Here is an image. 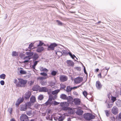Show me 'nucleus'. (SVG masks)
I'll list each match as a JSON object with an SVG mask.
<instances>
[{
  "mask_svg": "<svg viewBox=\"0 0 121 121\" xmlns=\"http://www.w3.org/2000/svg\"><path fill=\"white\" fill-rule=\"evenodd\" d=\"M47 45L48 48H47V50L48 51H53L55 53H57V52L61 53H71L69 50L68 52L65 50H62L60 48H57L58 44L56 43H51L49 45L48 44Z\"/></svg>",
  "mask_w": 121,
  "mask_h": 121,
  "instance_id": "f257e3e1",
  "label": "nucleus"
},
{
  "mask_svg": "<svg viewBox=\"0 0 121 121\" xmlns=\"http://www.w3.org/2000/svg\"><path fill=\"white\" fill-rule=\"evenodd\" d=\"M19 81V84H17V86L18 87H23L25 86L27 83V81L26 80H24L22 79L18 78Z\"/></svg>",
  "mask_w": 121,
  "mask_h": 121,
  "instance_id": "f03ea898",
  "label": "nucleus"
},
{
  "mask_svg": "<svg viewBox=\"0 0 121 121\" xmlns=\"http://www.w3.org/2000/svg\"><path fill=\"white\" fill-rule=\"evenodd\" d=\"M34 43H31L29 45V47L28 48L29 50H28L27 48H26V51L28 50L29 51L28 52H26L25 53H35L33 51V50H32V48L34 46Z\"/></svg>",
  "mask_w": 121,
  "mask_h": 121,
  "instance_id": "7ed1b4c3",
  "label": "nucleus"
},
{
  "mask_svg": "<svg viewBox=\"0 0 121 121\" xmlns=\"http://www.w3.org/2000/svg\"><path fill=\"white\" fill-rule=\"evenodd\" d=\"M84 117L87 120H90L94 118L95 116L91 113H87L84 115Z\"/></svg>",
  "mask_w": 121,
  "mask_h": 121,
  "instance_id": "20e7f679",
  "label": "nucleus"
},
{
  "mask_svg": "<svg viewBox=\"0 0 121 121\" xmlns=\"http://www.w3.org/2000/svg\"><path fill=\"white\" fill-rule=\"evenodd\" d=\"M57 97V96L56 95H55V97L54 98L53 97L52 95H49V99L45 103V104L46 105L50 104L51 103V101L52 99H55Z\"/></svg>",
  "mask_w": 121,
  "mask_h": 121,
  "instance_id": "39448f33",
  "label": "nucleus"
},
{
  "mask_svg": "<svg viewBox=\"0 0 121 121\" xmlns=\"http://www.w3.org/2000/svg\"><path fill=\"white\" fill-rule=\"evenodd\" d=\"M31 94V92L28 91L25 93L23 95V97L25 99H28Z\"/></svg>",
  "mask_w": 121,
  "mask_h": 121,
  "instance_id": "423d86ee",
  "label": "nucleus"
},
{
  "mask_svg": "<svg viewBox=\"0 0 121 121\" xmlns=\"http://www.w3.org/2000/svg\"><path fill=\"white\" fill-rule=\"evenodd\" d=\"M21 121H28V117L25 114H22L20 117Z\"/></svg>",
  "mask_w": 121,
  "mask_h": 121,
  "instance_id": "0eeeda50",
  "label": "nucleus"
},
{
  "mask_svg": "<svg viewBox=\"0 0 121 121\" xmlns=\"http://www.w3.org/2000/svg\"><path fill=\"white\" fill-rule=\"evenodd\" d=\"M83 80V78L82 77H78L74 79V83L76 84H79L82 82Z\"/></svg>",
  "mask_w": 121,
  "mask_h": 121,
  "instance_id": "6e6552de",
  "label": "nucleus"
},
{
  "mask_svg": "<svg viewBox=\"0 0 121 121\" xmlns=\"http://www.w3.org/2000/svg\"><path fill=\"white\" fill-rule=\"evenodd\" d=\"M111 112L114 115H117L118 112V109L117 107L114 106L112 108Z\"/></svg>",
  "mask_w": 121,
  "mask_h": 121,
  "instance_id": "1a4fd4ad",
  "label": "nucleus"
},
{
  "mask_svg": "<svg viewBox=\"0 0 121 121\" xmlns=\"http://www.w3.org/2000/svg\"><path fill=\"white\" fill-rule=\"evenodd\" d=\"M34 53H27V55H29L31 57V58H33V59L34 60H36L39 57V56L37 53H34Z\"/></svg>",
  "mask_w": 121,
  "mask_h": 121,
  "instance_id": "9d476101",
  "label": "nucleus"
},
{
  "mask_svg": "<svg viewBox=\"0 0 121 121\" xmlns=\"http://www.w3.org/2000/svg\"><path fill=\"white\" fill-rule=\"evenodd\" d=\"M68 79L67 77L64 75H61L60 77V81L64 82L66 81Z\"/></svg>",
  "mask_w": 121,
  "mask_h": 121,
  "instance_id": "9b49d317",
  "label": "nucleus"
},
{
  "mask_svg": "<svg viewBox=\"0 0 121 121\" xmlns=\"http://www.w3.org/2000/svg\"><path fill=\"white\" fill-rule=\"evenodd\" d=\"M24 99L23 97L19 98L17 99V101L16 102V105L18 106L20 104L23 102Z\"/></svg>",
  "mask_w": 121,
  "mask_h": 121,
  "instance_id": "f8f14e48",
  "label": "nucleus"
},
{
  "mask_svg": "<svg viewBox=\"0 0 121 121\" xmlns=\"http://www.w3.org/2000/svg\"><path fill=\"white\" fill-rule=\"evenodd\" d=\"M74 103L76 105H79L80 104V100L78 98L74 99L73 101Z\"/></svg>",
  "mask_w": 121,
  "mask_h": 121,
  "instance_id": "ddd939ff",
  "label": "nucleus"
},
{
  "mask_svg": "<svg viewBox=\"0 0 121 121\" xmlns=\"http://www.w3.org/2000/svg\"><path fill=\"white\" fill-rule=\"evenodd\" d=\"M33 104V103L30 101L26 103L25 104L27 108L32 109V108H31V107Z\"/></svg>",
  "mask_w": 121,
  "mask_h": 121,
  "instance_id": "4468645a",
  "label": "nucleus"
},
{
  "mask_svg": "<svg viewBox=\"0 0 121 121\" xmlns=\"http://www.w3.org/2000/svg\"><path fill=\"white\" fill-rule=\"evenodd\" d=\"M96 86L97 88L98 89H100L102 86L100 82L99 81H96Z\"/></svg>",
  "mask_w": 121,
  "mask_h": 121,
  "instance_id": "2eb2a0df",
  "label": "nucleus"
},
{
  "mask_svg": "<svg viewBox=\"0 0 121 121\" xmlns=\"http://www.w3.org/2000/svg\"><path fill=\"white\" fill-rule=\"evenodd\" d=\"M68 65L69 66H73L74 64V63L70 60H68L66 61Z\"/></svg>",
  "mask_w": 121,
  "mask_h": 121,
  "instance_id": "dca6fc26",
  "label": "nucleus"
},
{
  "mask_svg": "<svg viewBox=\"0 0 121 121\" xmlns=\"http://www.w3.org/2000/svg\"><path fill=\"white\" fill-rule=\"evenodd\" d=\"M27 109V107L25 105H21L20 109L21 111H25Z\"/></svg>",
  "mask_w": 121,
  "mask_h": 121,
  "instance_id": "f3484780",
  "label": "nucleus"
},
{
  "mask_svg": "<svg viewBox=\"0 0 121 121\" xmlns=\"http://www.w3.org/2000/svg\"><path fill=\"white\" fill-rule=\"evenodd\" d=\"M44 50V48L43 47H38L36 49V51L37 52L40 53L43 51Z\"/></svg>",
  "mask_w": 121,
  "mask_h": 121,
  "instance_id": "a211bd4d",
  "label": "nucleus"
},
{
  "mask_svg": "<svg viewBox=\"0 0 121 121\" xmlns=\"http://www.w3.org/2000/svg\"><path fill=\"white\" fill-rule=\"evenodd\" d=\"M61 106L63 107L66 108L69 105V104L66 102H63L60 104Z\"/></svg>",
  "mask_w": 121,
  "mask_h": 121,
  "instance_id": "6ab92c4d",
  "label": "nucleus"
},
{
  "mask_svg": "<svg viewBox=\"0 0 121 121\" xmlns=\"http://www.w3.org/2000/svg\"><path fill=\"white\" fill-rule=\"evenodd\" d=\"M116 105L118 107H121V100L119 99L118 100L115 102Z\"/></svg>",
  "mask_w": 121,
  "mask_h": 121,
  "instance_id": "aec40b11",
  "label": "nucleus"
},
{
  "mask_svg": "<svg viewBox=\"0 0 121 121\" xmlns=\"http://www.w3.org/2000/svg\"><path fill=\"white\" fill-rule=\"evenodd\" d=\"M48 91L47 88L45 87H42L40 88L39 91L41 92H46Z\"/></svg>",
  "mask_w": 121,
  "mask_h": 121,
  "instance_id": "412c9836",
  "label": "nucleus"
},
{
  "mask_svg": "<svg viewBox=\"0 0 121 121\" xmlns=\"http://www.w3.org/2000/svg\"><path fill=\"white\" fill-rule=\"evenodd\" d=\"M36 101V98L35 97L33 96H32L30 98V102L34 104Z\"/></svg>",
  "mask_w": 121,
  "mask_h": 121,
  "instance_id": "4be33fe9",
  "label": "nucleus"
},
{
  "mask_svg": "<svg viewBox=\"0 0 121 121\" xmlns=\"http://www.w3.org/2000/svg\"><path fill=\"white\" fill-rule=\"evenodd\" d=\"M31 57H31L30 56H29V55H28V56H26L24 58V60H26V59L27 58L28 59V60H25L23 62V63H26L28 62L29 61V60L31 58Z\"/></svg>",
  "mask_w": 121,
  "mask_h": 121,
  "instance_id": "5701e85b",
  "label": "nucleus"
},
{
  "mask_svg": "<svg viewBox=\"0 0 121 121\" xmlns=\"http://www.w3.org/2000/svg\"><path fill=\"white\" fill-rule=\"evenodd\" d=\"M40 70L41 71L45 72L46 73H47L48 70L46 68H44L43 67H40L39 68Z\"/></svg>",
  "mask_w": 121,
  "mask_h": 121,
  "instance_id": "b1692460",
  "label": "nucleus"
},
{
  "mask_svg": "<svg viewBox=\"0 0 121 121\" xmlns=\"http://www.w3.org/2000/svg\"><path fill=\"white\" fill-rule=\"evenodd\" d=\"M47 44H46V46H47V45H47ZM43 45L44 46H45V44H44V43L43 42L41 41H39V43L37 45V46L38 47H41V46H42V45ZM48 48V47H47V48Z\"/></svg>",
  "mask_w": 121,
  "mask_h": 121,
  "instance_id": "393cba45",
  "label": "nucleus"
},
{
  "mask_svg": "<svg viewBox=\"0 0 121 121\" xmlns=\"http://www.w3.org/2000/svg\"><path fill=\"white\" fill-rule=\"evenodd\" d=\"M83 113V111L80 109L78 110L76 112V113L77 114L80 115H82Z\"/></svg>",
  "mask_w": 121,
  "mask_h": 121,
  "instance_id": "a878e982",
  "label": "nucleus"
},
{
  "mask_svg": "<svg viewBox=\"0 0 121 121\" xmlns=\"http://www.w3.org/2000/svg\"><path fill=\"white\" fill-rule=\"evenodd\" d=\"M60 91V90L59 89L53 91L52 92V94L53 95H57Z\"/></svg>",
  "mask_w": 121,
  "mask_h": 121,
  "instance_id": "bb28decb",
  "label": "nucleus"
},
{
  "mask_svg": "<svg viewBox=\"0 0 121 121\" xmlns=\"http://www.w3.org/2000/svg\"><path fill=\"white\" fill-rule=\"evenodd\" d=\"M67 96L63 94H61L60 95V98L62 99H66Z\"/></svg>",
  "mask_w": 121,
  "mask_h": 121,
  "instance_id": "cd10ccee",
  "label": "nucleus"
},
{
  "mask_svg": "<svg viewBox=\"0 0 121 121\" xmlns=\"http://www.w3.org/2000/svg\"><path fill=\"white\" fill-rule=\"evenodd\" d=\"M66 99L67 100L68 102H70V101H72L73 100V98L70 96H68L67 97Z\"/></svg>",
  "mask_w": 121,
  "mask_h": 121,
  "instance_id": "c85d7f7f",
  "label": "nucleus"
},
{
  "mask_svg": "<svg viewBox=\"0 0 121 121\" xmlns=\"http://www.w3.org/2000/svg\"><path fill=\"white\" fill-rule=\"evenodd\" d=\"M56 81H51L49 83V85L50 86H52L55 85L56 83Z\"/></svg>",
  "mask_w": 121,
  "mask_h": 121,
  "instance_id": "c756f323",
  "label": "nucleus"
},
{
  "mask_svg": "<svg viewBox=\"0 0 121 121\" xmlns=\"http://www.w3.org/2000/svg\"><path fill=\"white\" fill-rule=\"evenodd\" d=\"M24 51L23 49H20V51L18 52H16L15 51H13L12 52V53H24L25 52L23 51Z\"/></svg>",
  "mask_w": 121,
  "mask_h": 121,
  "instance_id": "7c9ffc66",
  "label": "nucleus"
},
{
  "mask_svg": "<svg viewBox=\"0 0 121 121\" xmlns=\"http://www.w3.org/2000/svg\"><path fill=\"white\" fill-rule=\"evenodd\" d=\"M72 89V87H71L69 86H68L67 87L66 91L67 92L71 91Z\"/></svg>",
  "mask_w": 121,
  "mask_h": 121,
  "instance_id": "2f4dec72",
  "label": "nucleus"
},
{
  "mask_svg": "<svg viewBox=\"0 0 121 121\" xmlns=\"http://www.w3.org/2000/svg\"><path fill=\"white\" fill-rule=\"evenodd\" d=\"M64 119V116L59 117L58 118V121H62Z\"/></svg>",
  "mask_w": 121,
  "mask_h": 121,
  "instance_id": "473e14b6",
  "label": "nucleus"
},
{
  "mask_svg": "<svg viewBox=\"0 0 121 121\" xmlns=\"http://www.w3.org/2000/svg\"><path fill=\"white\" fill-rule=\"evenodd\" d=\"M56 22L57 23L58 25L59 26H61L63 24L62 22H61L60 21L58 20H56Z\"/></svg>",
  "mask_w": 121,
  "mask_h": 121,
  "instance_id": "72a5a7b5",
  "label": "nucleus"
},
{
  "mask_svg": "<svg viewBox=\"0 0 121 121\" xmlns=\"http://www.w3.org/2000/svg\"><path fill=\"white\" fill-rule=\"evenodd\" d=\"M5 75L4 74H2L0 75V78L1 79H4L5 78Z\"/></svg>",
  "mask_w": 121,
  "mask_h": 121,
  "instance_id": "f704fd0d",
  "label": "nucleus"
},
{
  "mask_svg": "<svg viewBox=\"0 0 121 121\" xmlns=\"http://www.w3.org/2000/svg\"><path fill=\"white\" fill-rule=\"evenodd\" d=\"M38 87V86L37 85L35 86L32 88V90L34 91H36L37 90Z\"/></svg>",
  "mask_w": 121,
  "mask_h": 121,
  "instance_id": "c9c22d12",
  "label": "nucleus"
},
{
  "mask_svg": "<svg viewBox=\"0 0 121 121\" xmlns=\"http://www.w3.org/2000/svg\"><path fill=\"white\" fill-rule=\"evenodd\" d=\"M39 62L38 61H35L34 63V64L33 66V69H35V67L37 65V63Z\"/></svg>",
  "mask_w": 121,
  "mask_h": 121,
  "instance_id": "e433bc0d",
  "label": "nucleus"
},
{
  "mask_svg": "<svg viewBox=\"0 0 121 121\" xmlns=\"http://www.w3.org/2000/svg\"><path fill=\"white\" fill-rule=\"evenodd\" d=\"M116 100V97L112 96L111 98V100L112 101V103H113Z\"/></svg>",
  "mask_w": 121,
  "mask_h": 121,
  "instance_id": "4c0bfd02",
  "label": "nucleus"
},
{
  "mask_svg": "<svg viewBox=\"0 0 121 121\" xmlns=\"http://www.w3.org/2000/svg\"><path fill=\"white\" fill-rule=\"evenodd\" d=\"M20 73L22 74H26V71L22 70L20 71Z\"/></svg>",
  "mask_w": 121,
  "mask_h": 121,
  "instance_id": "58836bf2",
  "label": "nucleus"
},
{
  "mask_svg": "<svg viewBox=\"0 0 121 121\" xmlns=\"http://www.w3.org/2000/svg\"><path fill=\"white\" fill-rule=\"evenodd\" d=\"M43 98V96L42 95H39L38 97V99L40 100H42Z\"/></svg>",
  "mask_w": 121,
  "mask_h": 121,
  "instance_id": "ea45409f",
  "label": "nucleus"
},
{
  "mask_svg": "<svg viewBox=\"0 0 121 121\" xmlns=\"http://www.w3.org/2000/svg\"><path fill=\"white\" fill-rule=\"evenodd\" d=\"M41 75H42L44 77H47V74L46 73L44 72L41 73H40Z\"/></svg>",
  "mask_w": 121,
  "mask_h": 121,
  "instance_id": "a19ab883",
  "label": "nucleus"
},
{
  "mask_svg": "<svg viewBox=\"0 0 121 121\" xmlns=\"http://www.w3.org/2000/svg\"><path fill=\"white\" fill-rule=\"evenodd\" d=\"M57 73V72L55 71H53L51 73V74L54 76Z\"/></svg>",
  "mask_w": 121,
  "mask_h": 121,
  "instance_id": "79ce46f5",
  "label": "nucleus"
},
{
  "mask_svg": "<svg viewBox=\"0 0 121 121\" xmlns=\"http://www.w3.org/2000/svg\"><path fill=\"white\" fill-rule=\"evenodd\" d=\"M31 111H32L31 110L29 111H27L26 112L27 115H29V116L31 115L32 114Z\"/></svg>",
  "mask_w": 121,
  "mask_h": 121,
  "instance_id": "37998d69",
  "label": "nucleus"
},
{
  "mask_svg": "<svg viewBox=\"0 0 121 121\" xmlns=\"http://www.w3.org/2000/svg\"><path fill=\"white\" fill-rule=\"evenodd\" d=\"M41 84L43 85L44 86L46 85L47 82L46 81H42L41 83Z\"/></svg>",
  "mask_w": 121,
  "mask_h": 121,
  "instance_id": "c03bdc74",
  "label": "nucleus"
},
{
  "mask_svg": "<svg viewBox=\"0 0 121 121\" xmlns=\"http://www.w3.org/2000/svg\"><path fill=\"white\" fill-rule=\"evenodd\" d=\"M14 83H15L16 84V85L17 86V84H19V81L18 80V82H17V80L16 79H15L14 80Z\"/></svg>",
  "mask_w": 121,
  "mask_h": 121,
  "instance_id": "a18cd8bd",
  "label": "nucleus"
},
{
  "mask_svg": "<svg viewBox=\"0 0 121 121\" xmlns=\"http://www.w3.org/2000/svg\"><path fill=\"white\" fill-rule=\"evenodd\" d=\"M83 94L85 97H86L87 95V93L86 91H84L83 92Z\"/></svg>",
  "mask_w": 121,
  "mask_h": 121,
  "instance_id": "49530a36",
  "label": "nucleus"
},
{
  "mask_svg": "<svg viewBox=\"0 0 121 121\" xmlns=\"http://www.w3.org/2000/svg\"><path fill=\"white\" fill-rule=\"evenodd\" d=\"M113 104H110L109 103H108V106L107 107V108H109L111 107L113 105Z\"/></svg>",
  "mask_w": 121,
  "mask_h": 121,
  "instance_id": "de8ad7c7",
  "label": "nucleus"
},
{
  "mask_svg": "<svg viewBox=\"0 0 121 121\" xmlns=\"http://www.w3.org/2000/svg\"><path fill=\"white\" fill-rule=\"evenodd\" d=\"M69 54V55L71 57V58L73 59L74 58V57H76V56L74 55H72V53H68Z\"/></svg>",
  "mask_w": 121,
  "mask_h": 121,
  "instance_id": "09e8293b",
  "label": "nucleus"
},
{
  "mask_svg": "<svg viewBox=\"0 0 121 121\" xmlns=\"http://www.w3.org/2000/svg\"><path fill=\"white\" fill-rule=\"evenodd\" d=\"M12 108H8V111L10 114L12 113Z\"/></svg>",
  "mask_w": 121,
  "mask_h": 121,
  "instance_id": "8fccbe9b",
  "label": "nucleus"
},
{
  "mask_svg": "<svg viewBox=\"0 0 121 121\" xmlns=\"http://www.w3.org/2000/svg\"><path fill=\"white\" fill-rule=\"evenodd\" d=\"M39 106V105L38 104H35L34 105V107L36 108H38V107Z\"/></svg>",
  "mask_w": 121,
  "mask_h": 121,
  "instance_id": "3c124183",
  "label": "nucleus"
},
{
  "mask_svg": "<svg viewBox=\"0 0 121 121\" xmlns=\"http://www.w3.org/2000/svg\"><path fill=\"white\" fill-rule=\"evenodd\" d=\"M106 114L107 116H108L109 115V113H108V111L107 110L105 111Z\"/></svg>",
  "mask_w": 121,
  "mask_h": 121,
  "instance_id": "603ef678",
  "label": "nucleus"
},
{
  "mask_svg": "<svg viewBox=\"0 0 121 121\" xmlns=\"http://www.w3.org/2000/svg\"><path fill=\"white\" fill-rule=\"evenodd\" d=\"M0 83L2 85H3L4 84V81L1 80L0 81Z\"/></svg>",
  "mask_w": 121,
  "mask_h": 121,
  "instance_id": "864d4df0",
  "label": "nucleus"
},
{
  "mask_svg": "<svg viewBox=\"0 0 121 121\" xmlns=\"http://www.w3.org/2000/svg\"><path fill=\"white\" fill-rule=\"evenodd\" d=\"M83 66L84 67V73L86 74H87V73L86 72L85 67L83 65Z\"/></svg>",
  "mask_w": 121,
  "mask_h": 121,
  "instance_id": "5fc2aeb1",
  "label": "nucleus"
},
{
  "mask_svg": "<svg viewBox=\"0 0 121 121\" xmlns=\"http://www.w3.org/2000/svg\"><path fill=\"white\" fill-rule=\"evenodd\" d=\"M34 83V82H33L32 81H30V82H28V84L30 85H31L33 84Z\"/></svg>",
  "mask_w": 121,
  "mask_h": 121,
  "instance_id": "6e6d98bb",
  "label": "nucleus"
},
{
  "mask_svg": "<svg viewBox=\"0 0 121 121\" xmlns=\"http://www.w3.org/2000/svg\"><path fill=\"white\" fill-rule=\"evenodd\" d=\"M12 56H18L17 53H13Z\"/></svg>",
  "mask_w": 121,
  "mask_h": 121,
  "instance_id": "4d7b16f0",
  "label": "nucleus"
},
{
  "mask_svg": "<svg viewBox=\"0 0 121 121\" xmlns=\"http://www.w3.org/2000/svg\"><path fill=\"white\" fill-rule=\"evenodd\" d=\"M50 117H46V118L48 120L52 121V118L51 117L50 118Z\"/></svg>",
  "mask_w": 121,
  "mask_h": 121,
  "instance_id": "13d9d810",
  "label": "nucleus"
},
{
  "mask_svg": "<svg viewBox=\"0 0 121 121\" xmlns=\"http://www.w3.org/2000/svg\"><path fill=\"white\" fill-rule=\"evenodd\" d=\"M47 77H41L40 78V79L41 80H42L43 79H46Z\"/></svg>",
  "mask_w": 121,
  "mask_h": 121,
  "instance_id": "bf43d9fd",
  "label": "nucleus"
},
{
  "mask_svg": "<svg viewBox=\"0 0 121 121\" xmlns=\"http://www.w3.org/2000/svg\"><path fill=\"white\" fill-rule=\"evenodd\" d=\"M105 69H106V70H107V73H106V75L107 74V73L108 72V70L110 68H109V67H108V68H107V67H105Z\"/></svg>",
  "mask_w": 121,
  "mask_h": 121,
  "instance_id": "052dcab7",
  "label": "nucleus"
},
{
  "mask_svg": "<svg viewBox=\"0 0 121 121\" xmlns=\"http://www.w3.org/2000/svg\"><path fill=\"white\" fill-rule=\"evenodd\" d=\"M98 77L99 78H101V73H100L98 75Z\"/></svg>",
  "mask_w": 121,
  "mask_h": 121,
  "instance_id": "680f3d73",
  "label": "nucleus"
},
{
  "mask_svg": "<svg viewBox=\"0 0 121 121\" xmlns=\"http://www.w3.org/2000/svg\"><path fill=\"white\" fill-rule=\"evenodd\" d=\"M58 104H59V103H58L56 101H55L54 102V104L55 105H56Z\"/></svg>",
  "mask_w": 121,
  "mask_h": 121,
  "instance_id": "e2e57ef3",
  "label": "nucleus"
},
{
  "mask_svg": "<svg viewBox=\"0 0 121 121\" xmlns=\"http://www.w3.org/2000/svg\"><path fill=\"white\" fill-rule=\"evenodd\" d=\"M54 119L55 121H57V120H58V118L57 117H55L54 118Z\"/></svg>",
  "mask_w": 121,
  "mask_h": 121,
  "instance_id": "0e129e2a",
  "label": "nucleus"
},
{
  "mask_svg": "<svg viewBox=\"0 0 121 121\" xmlns=\"http://www.w3.org/2000/svg\"><path fill=\"white\" fill-rule=\"evenodd\" d=\"M118 117L119 118L121 119V112L119 114Z\"/></svg>",
  "mask_w": 121,
  "mask_h": 121,
  "instance_id": "69168bd1",
  "label": "nucleus"
},
{
  "mask_svg": "<svg viewBox=\"0 0 121 121\" xmlns=\"http://www.w3.org/2000/svg\"><path fill=\"white\" fill-rule=\"evenodd\" d=\"M77 88V86H75L74 87H72V89H75Z\"/></svg>",
  "mask_w": 121,
  "mask_h": 121,
  "instance_id": "338daca9",
  "label": "nucleus"
},
{
  "mask_svg": "<svg viewBox=\"0 0 121 121\" xmlns=\"http://www.w3.org/2000/svg\"><path fill=\"white\" fill-rule=\"evenodd\" d=\"M10 121H16L14 119L12 118L11 120Z\"/></svg>",
  "mask_w": 121,
  "mask_h": 121,
  "instance_id": "774afa93",
  "label": "nucleus"
}]
</instances>
